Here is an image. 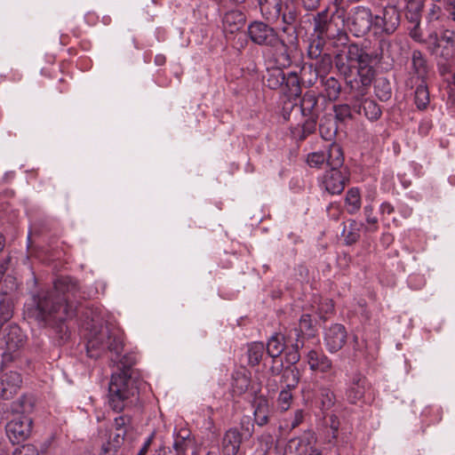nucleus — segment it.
I'll use <instances>...</instances> for the list:
<instances>
[{
	"label": "nucleus",
	"mask_w": 455,
	"mask_h": 455,
	"mask_svg": "<svg viewBox=\"0 0 455 455\" xmlns=\"http://www.w3.org/2000/svg\"><path fill=\"white\" fill-rule=\"evenodd\" d=\"M347 177L339 171L331 169L323 176L321 186L331 195L340 194L345 188Z\"/></svg>",
	"instance_id": "nucleus-11"
},
{
	"label": "nucleus",
	"mask_w": 455,
	"mask_h": 455,
	"mask_svg": "<svg viewBox=\"0 0 455 455\" xmlns=\"http://www.w3.org/2000/svg\"><path fill=\"white\" fill-rule=\"evenodd\" d=\"M347 339V331L342 324L335 323L330 326L324 334V342L331 353H335L342 348Z\"/></svg>",
	"instance_id": "nucleus-10"
},
{
	"label": "nucleus",
	"mask_w": 455,
	"mask_h": 455,
	"mask_svg": "<svg viewBox=\"0 0 455 455\" xmlns=\"http://www.w3.org/2000/svg\"><path fill=\"white\" fill-rule=\"evenodd\" d=\"M319 130L322 137L330 140L337 132V125L331 118H325L319 124Z\"/></svg>",
	"instance_id": "nucleus-36"
},
{
	"label": "nucleus",
	"mask_w": 455,
	"mask_h": 455,
	"mask_svg": "<svg viewBox=\"0 0 455 455\" xmlns=\"http://www.w3.org/2000/svg\"><path fill=\"white\" fill-rule=\"evenodd\" d=\"M368 55L362 48L355 44H349L346 50L335 56V66L346 79L350 77L355 64L363 63Z\"/></svg>",
	"instance_id": "nucleus-7"
},
{
	"label": "nucleus",
	"mask_w": 455,
	"mask_h": 455,
	"mask_svg": "<svg viewBox=\"0 0 455 455\" xmlns=\"http://www.w3.org/2000/svg\"><path fill=\"white\" fill-rule=\"evenodd\" d=\"M304 419V411L298 409L295 411L294 415L290 419H285L283 425H281L282 428L294 429L297 427Z\"/></svg>",
	"instance_id": "nucleus-43"
},
{
	"label": "nucleus",
	"mask_w": 455,
	"mask_h": 455,
	"mask_svg": "<svg viewBox=\"0 0 455 455\" xmlns=\"http://www.w3.org/2000/svg\"><path fill=\"white\" fill-rule=\"evenodd\" d=\"M136 390L131 387V379L126 373L113 374L108 386V404L115 411L132 406L137 400Z\"/></svg>",
	"instance_id": "nucleus-4"
},
{
	"label": "nucleus",
	"mask_w": 455,
	"mask_h": 455,
	"mask_svg": "<svg viewBox=\"0 0 455 455\" xmlns=\"http://www.w3.org/2000/svg\"><path fill=\"white\" fill-rule=\"evenodd\" d=\"M346 204L347 212L354 214L359 211L361 207L360 193L357 188H351L346 196Z\"/></svg>",
	"instance_id": "nucleus-31"
},
{
	"label": "nucleus",
	"mask_w": 455,
	"mask_h": 455,
	"mask_svg": "<svg viewBox=\"0 0 455 455\" xmlns=\"http://www.w3.org/2000/svg\"><path fill=\"white\" fill-rule=\"evenodd\" d=\"M412 66L419 76H423L426 73V60L419 51L412 52Z\"/></svg>",
	"instance_id": "nucleus-40"
},
{
	"label": "nucleus",
	"mask_w": 455,
	"mask_h": 455,
	"mask_svg": "<svg viewBox=\"0 0 455 455\" xmlns=\"http://www.w3.org/2000/svg\"><path fill=\"white\" fill-rule=\"evenodd\" d=\"M155 63L157 65V66H162L165 63V56L163 55V54H157L156 57H155Z\"/></svg>",
	"instance_id": "nucleus-61"
},
{
	"label": "nucleus",
	"mask_w": 455,
	"mask_h": 455,
	"mask_svg": "<svg viewBox=\"0 0 455 455\" xmlns=\"http://www.w3.org/2000/svg\"><path fill=\"white\" fill-rule=\"evenodd\" d=\"M3 339L4 342L3 355L6 360L12 359V354L17 352L25 344V335L16 324L9 325L4 330Z\"/></svg>",
	"instance_id": "nucleus-9"
},
{
	"label": "nucleus",
	"mask_w": 455,
	"mask_h": 455,
	"mask_svg": "<svg viewBox=\"0 0 455 455\" xmlns=\"http://www.w3.org/2000/svg\"><path fill=\"white\" fill-rule=\"evenodd\" d=\"M371 62L372 57L368 54L365 61L358 63L356 66L358 77L351 78L350 76L346 79L347 85L357 100H361L367 94L368 89L374 79L375 70Z\"/></svg>",
	"instance_id": "nucleus-6"
},
{
	"label": "nucleus",
	"mask_w": 455,
	"mask_h": 455,
	"mask_svg": "<svg viewBox=\"0 0 455 455\" xmlns=\"http://www.w3.org/2000/svg\"><path fill=\"white\" fill-rule=\"evenodd\" d=\"M34 407L32 397L22 395L12 404V412L13 415H28Z\"/></svg>",
	"instance_id": "nucleus-26"
},
{
	"label": "nucleus",
	"mask_w": 455,
	"mask_h": 455,
	"mask_svg": "<svg viewBox=\"0 0 455 455\" xmlns=\"http://www.w3.org/2000/svg\"><path fill=\"white\" fill-rule=\"evenodd\" d=\"M291 391V390L290 389L284 388L280 392L278 395L277 405L278 408L283 411H287L291 406L292 401V395Z\"/></svg>",
	"instance_id": "nucleus-44"
},
{
	"label": "nucleus",
	"mask_w": 455,
	"mask_h": 455,
	"mask_svg": "<svg viewBox=\"0 0 455 455\" xmlns=\"http://www.w3.org/2000/svg\"><path fill=\"white\" fill-rule=\"evenodd\" d=\"M248 35L254 44L268 46L278 52L281 59L278 64L281 67L290 65L291 60L287 53V43L278 36L274 28L262 21H253L248 26Z\"/></svg>",
	"instance_id": "nucleus-3"
},
{
	"label": "nucleus",
	"mask_w": 455,
	"mask_h": 455,
	"mask_svg": "<svg viewBox=\"0 0 455 455\" xmlns=\"http://www.w3.org/2000/svg\"><path fill=\"white\" fill-rule=\"evenodd\" d=\"M82 298L76 282L62 276L54 282L53 290L39 296L37 308L44 321L53 318L62 322L74 315L76 306L73 299Z\"/></svg>",
	"instance_id": "nucleus-1"
},
{
	"label": "nucleus",
	"mask_w": 455,
	"mask_h": 455,
	"mask_svg": "<svg viewBox=\"0 0 455 455\" xmlns=\"http://www.w3.org/2000/svg\"><path fill=\"white\" fill-rule=\"evenodd\" d=\"M21 381L20 374L17 371L4 373L0 378V398H12L20 388Z\"/></svg>",
	"instance_id": "nucleus-12"
},
{
	"label": "nucleus",
	"mask_w": 455,
	"mask_h": 455,
	"mask_svg": "<svg viewBox=\"0 0 455 455\" xmlns=\"http://www.w3.org/2000/svg\"><path fill=\"white\" fill-rule=\"evenodd\" d=\"M363 108L365 116L371 120H377L381 115L379 107L373 100H365L363 104Z\"/></svg>",
	"instance_id": "nucleus-39"
},
{
	"label": "nucleus",
	"mask_w": 455,
	"mask_h": 455,
	"mask_svg": "<svg viewBox=\"0 0 455 455\" xmlns=\"http://www.w3.org/2000/svg\"><path fill=\"white\" fill-rule=\"evenodd\" d=\"M312 321L309 315H302L299 319V326L296 328L299 331V339L304 331L311 329Z\"/></svg>",
	"instance_id": "nucleus-46"
},
{
	"label": "nucleus",
	"mask_w": 455,
	"mask_h": 455,
	"mask_svg": "<svg viewBox=\"0 0 455 455\" xmlns=\"http://www.w3.org/2000/svg\"><path fill=\"white\" fill-rule=\"evenodd\" d=\"M288 342H290V348L285 349V360L288 363L295 364L299 359V349L304 346V341L299 339V331L297 329H291L288 331Z\"/></svg>",
	"instance_id": "nucleus-17"
},
{
	"label": "nucleus",
	"mask_w": 455,
	"mask_h": 455,
	"mask_svg": "<svg viewBox=\"0 0 455 455\" xmlns=\"http://www.w3.org/2000/svg\"><path fill=\"white\" fill-rule=\"evenodd\" d=\"M132 418L127 414H122L114 419V428L115 435L113 442L115 446H119L124 440L129 430L132 428L131 426Z\"/></svg>",
	"instance_id": "nucleus-19"
},
{
	"label": "nucleus",
	"mask_w": 455,
	"mask_h": 455,
	"mask_svg": "<svg viewBox=\"0 0 455 455\" xmlns=\"http://www.w3.org/2000/svg\"><path fill=\"white\" fill-rule=\"evenodd\" d=\"M12 302L7 298L4 297L0 299V322L6 323L12 316Z\"/></svg>",
	"instance_id": "nucleus-37"
},
{
	"label": "nucleus",
	"mask_w": 455,
	"mask_h": 455,
	"mask_svg": "<svg viewBox=\"0 0 455 455\" xmlns=\"http://www.w3.org/2000/svg\"><path fill=\"white\" fill-rule=\"evenodd\" d=\"M317 97L315 92L309 91L304 93L300 100V111L303 116H318Z\"/></svg>",
	"instance_id": "nucleus-25"
},
{
	"label": "nucleus",
	"mask_w": 455,
	"mask_h": 455,
	"mask_svg": "<svg viewBox=\"0 0 455 455\" xmlns=\"http://www.w3.org/2000/svg\"><path fill=\"white\" fill-rule=\"evenodd\" d=\"M245 20V15L240 11L226 12L222 20L223 31L226 36L239 32L243 28Z\"/></svg>",
	"instance_id": "nucleus-16"
},
{
	"label": "nucleus",
	"mask_w": 455,
	"mask_h": 455,
	"mask_svg": "<svg viewBox=\"0 0 455 455\" xmlns=\"http://www.w3.org/2000/svg\"><path fill=\"white\" fill-rule=\"evenodd\" d=\"M321 52H322V48H321L319 43H317V44L312 43L309 44L308 51H307V54H308L309 58L317 60L318 58H320L322 56Z\"/></svg>",
	"instance_id": "nucleus-49"
},
{
	"label": "nucleus",
	"mask_w": 455,
	"mask_h": 455,
	"mask_svg": "<svg viewBox=\"0 0 455 455\" xmlns=\"http://www.w3.org/2000/svg\"><path fill=\"white\" fill-rule=\"evenodd\" d=\"M288 340V331L285 333H275L267 340V355L273 358V363H276L278 358L285 349L290 348Z\"/></svg>",
	"instance_id": "nucleus-15"
},
{
	"label": "nucleus",
	"mask_w": 455,
	"mask_h": 455,
	"mask_svg": "<svg viewBox=\"0 0 455 455\" xmlns=\"http://www.w3.org/2000/svg\"><path fill=\"white\" fill-rule=\"evenodd\" d=\"M306 120L301 125L302 135L299 136L300 140H304L307 135L313 133L316 128L318 116H304Z\"/></svg>",
	"instance_id": "nucleus-38"
},
{
	"label": "nucleus",
	"mask_w": 455,
	"mask_h": 455,
	"mask_svg": "<svg viewBox=\"0 0 455 455\" xmlns=\"http://www.w3.org/2000/svg\"><path fill=\"white\" fill-rule=\"evenodd\" d=\"M300 379V372L297 367H286L282 373V381L285 384V389L295 388Z\"/></svg>",
	"instance_id": "nucleus-27"
},
{
	"label": "nucleus",
	"mask_w": 455,
	"mask_h": 455,
	"mask_svg": "<svg viewBox=\"0 0 455 455\" xmlns=\"http://www.w3.org/2000/svg\"><path fill=\"white\" fill-rule=\"evenodd\" d=\"M243 435L240 431L232 427L225 432L221 439V452L223 455H236L239 451Z\"/></svg>",
	"instance_id": "nucleus-14"
},
{
	"label": "nucleus",
	"mask_w": 455,
	"mask_h": 455,
	"mask_svg": "<svg viewBox=\"0 0 455 455\" xmlns=\"http://www.w3.org/2000/svg\"><path fill=\"white\" fill-rule=\"evenodd\" d=\"M249 386V380L243 374H237L234 379L233 387L239 393H243Z\"/></svg>",
	"instance_id": "nucleus-45"
},
{
	"label": "nucleus",
	"mask_w": 455,
	"mask_h": 455,
	"mask_svg": "<svg viewBox=\"0 0 455 455\" xmlns=\"http://www.w3.org/2000/svg\"><path fill=\"white\" fill-rule=\"evenodd\" d=\"M271 374L273 376H276L278 374H280L281 372L283 373V363L280 362V363L278 365H272L269 369Z\"/></svg>",
	"instance_id": "nucleus-58"
},
{
	"label": "nucleus",
	"mask_w": 455,
	"mask_h": 455,
	"mask_svg": "<svg viewBox=\"0 0 455 455\" xmlns=\"http://www.w3.org/2000/svg\"><path fill=\"white\" fill-rule=\"evenodd\" d=\"M32 427L33 420L29 415H13L6 424V435L13 444L20 443L29 438Z\"/></svg>",
	"instance_id": "nucleus-8"
},
{
	"label": "nucleus",
	"mask_w": 455,
	"mask_h": 455,
	"mask_svg": "<svg viewBox=\"0 0 455 455\" xmlns=\"http://www.w3.org/2000/svg\"><path fill=\"white\" fill-rule=\"evenodd\" d=\"M335 116L337 119L343 121L350 116V108L347 105H340L334 108Z\"/></svg>",
	"instance_id": "nucleus-48"
},
{
	"label": "nucleus",
	"mask_w": 455,
	"mask_h": 455,
	"mask_svg": "<svg viewBox=\"0 0 455 455\" xmlns=\"http://www.w3.org/2000/svg\"><path fill=\"white\" fill-rule=\"evenodd\" d=\"M415 104L419 109H425L429 104V92L423 84H419L416 88Z\"/></svg>",
	"instance_id": "nucleus-32"
},
{
	"label": "nucleus",
	"mask_w": 455,
	"mask_h": 455,
	"mask_svg": "<svg viewBox=\"0 0 455 455\" xmlns=\"http://www.w3.org/2000/svg\"><path fill=\"white\" fill-rule=\"evenodd\" d=\"M193 444L190 431L180 429L174 435L173 449L178 454L184 455Z\"/></svg>",
	"instance_id": "nucleus-23"
},
{
	"label": "nucleus",
	"mask_w": 455,
	"mask_h": 455,
	"mask_svg": "<svg viewBox=\"0 0 455 455\" xmlns=\"http://www.w3.org/2000/svg\"><path fill=\"white\" fill-rule=\"evenodd\" d=\"M87 354L92 358H98L103 352L113 354L111 360L128 369L135 363V358L131 355H122L124 348L123 332L118 328L102 327L92 335L87 342Z\"/></svg>",
	"instance_id": "nucleus-2"
},
{
	"label": "nucleus",
	"mask_w": 455,
	"mask_h": 455,
	"mask_svg": "<svg viewBox=\"0 0 455 455\" xmlns=\"http://www.w3.org/2000/svg\"><path fill=\"white\" fill-rule=\"evenodd\" d=\"M425 44L428 52L443 60H449L455 56V33L450 29H443L440 36L435 31L426 38Z\"/></svg>",
	"instance_id": "nucleus-5"
},
{
	"label": "nucleus",
	"mask_w": 455,
	"mask_h": 455,
	"mask_svg": "<svg viewBox=\"0 0 455 455\" xmlns=\"http://www.w3.org/2000/svg\"><path fill=\"white\" fill-rule=\"evenodd\" d=\"M306 358L313 371L328 372L332 367L331 359L321 351L312 349L307 354Z\"/></svg>",
	"instance_id": "nucleus-18"
},
{
	"label": "nucleus",
	"mask_w": 455,
	"mask_h": 455,
	"mask_svg": "<svg viewBox=\"0 0 455 455\" xmlns=\"http://www.w3.org/2000/svg\"><path fill=\"white\" fill-rule=\"evenodd\" d=\"M265 350V346L262 342L249 344L247 349L249 364L251 366L258 365L264 355Z\"/></svg>",
	"instance_id": "nucleus-28"
},
{
	"label": "nucleus",
	"mask_w": 455,
	"mask_h": 455,
	"mask_svg": "<svg viewBox=\"0 0 455 455\" xmlns=\"http://www.w3.org/2000/svg\"><path fill=\"white\" fill-rule=\"evenodd\" d=\"M152 441V436L148 437V440L143 444L142 448L140 450L137 455H145L148 452V450L150 446Z\"/></svg>",
	"instance_id": "nucleus-60"
},
{
	"label": "nucleus",
	"mask_w": 455,
	"mask_h": 455,
	"mask_svg": "<svg viewBox=\"0 0 455 455\" xmlns=\"http://www.w3.org/2000/svg\"><path fill=\"white\" fill-rule=\"evenodd\" d=\"M327 84L329 86H331L333 90H334V92L337 94L339 93V86L338 84V81L332 77L329 78L327 80Z\"/></svg>",
	"instance_id": "nucleus-59"
},
{
	"label": "nucleus",
	"mask_w": 455,
	"mask_h": 455,
	"mask_svg": "<svg viewBox=\"0 0 455 455\" xmlns=\"http://www.w3.org/2000/svg\"><path fill=\"white\" fill-rule=\"evenodd\" d=\"M371 12L368 9L358 10L354 17V24L358 25L363 30H369L371 25Z\"/></svg>",
	"instance_id": "nucleus-35"
},
{
	"label": "nucleus",
	"mask_w": 455,
	"mask_h": 455,
	"mask_svg": "<svg viewBox=\"0 0 455 455\" xmlns=\"http://www.w3.org/2000/svg\"><path fill=\"white\" fill-rule=\"evenodd\" d=\"M411 37L416 42L425 44L426 39L423 38L422 33L419 29V23L418 22L414 28L410 31Z\"/></svg>",
	"instance_id": "nucleus-51"
},
{
	"label": "nucleus",
	"mask_w": 455,
	"mask_h": 455,
	"mask_svg": "<svg viewBox=\"0 0 455 455\" xmlns=\"http://www.w3.org/2000/svg\"><path fill=\"white\" fill-rule=\"evenodd\" d=\"M332 67V59L330 54L324 53L316 60L315 72L318 76L327 75Z\"/></svg>",
	"instance_id": "nucleus-33"
},
{
	"label": "nucleus",
	"mask_w": 455,
	"mask_h": 455,
	"mask_svg": "<svg viewBox=\"0 0 455 455\" xmlns=\"http://www.w3.org/2000/svg\"><path fill=\"white\" fill-rule=\"evenodd\" d=\"M307 162L310 167L322 168L326 164L325 152H313L308 154Z\"/></svg>",
	"instance_id": "nucleus-42"
},
{
	"label": "nucleus",
	"mask_w": 455,
	"mask_h": 455,
	"mask_svg": "<svg viewBox=\"0 0 455 455\" xmlns=\"http://www.w3.org/2000/svg\"><path fill=\"white\" fill-rule=\"evenodd\" d=\"M12 455H38V451L34 445L27 444L17 448Z\"/></svg>",
	"instance_id": "nucleus-47"
},
{
	"label": "nucleus",
	"mask_w": 455,
	"mask_h": 455,
	"mask_svg": "<svg viewBox=\"0 0 455 455\" xmlns=\"http://www.w3.org/2000/svg\"><path fill=\"white\" fill-rule=\"evenodd\" d=\"M343 233H344V235H345V241L348 244L355 243L358 240L359 236H360L358 231L354 230L352 228H351V230H348L347 232V229L344 228Z\"/></svg>",
	"instance_id": "nucleus-50"
},
{
	"label": "nucleus",
	"mask_w": 455,
	"mask_h": 455,
	"mask_svg": "<svg viewBox=\"0 0 455 455\" xmlns=\"http://www.w3.org/2000/svg\"><path fill=\"white\" fill-rule=\"evenodd\" d=\"M285 81V76L281 68L268 70L267 77V86L272 90L281 87Z\"/></svg>",
	"instance_id": "nucleus-30"
},
{
	"label": "nucleus",
	"mask_w": 455,
	"mask_h": 455,
	"mask_svg": "<svg viewBox=\"0 0 455 455\" xmlns=\"http://www.w3.org/2000/svg\"><path fill=\"white\" fill-rule=\"evenodd\" d=\"M314 31L317 34L318 37L323 36L329 28V18L327 11L318 12L313 19Z\"/></svg>",
	"instance_id": "nucleus-29"
},
{
	"label": "nucleus",
	"mask_w": 455,
	"mask_h": 455,
	"mask_svg": "<svg viewBox=\"0 0 455 455\" xmlns=\"http://www.w3.org/2000/svg\"><path fill=\"white\" fill-rule=\"evenodd\" d=\"M367 387L366 378L359 372L354 373L346 392L347 401L353 404L361 401Z\"/></svg>",
	"instance_id": "nucleus-13"
},
{
	"label": "nucleus",
	"mask_w": 455,
	"mask_h": 455,
	"mask_svg": "<svg viewBox=\"0 0 455 455\" xmlns=\"http://www.w3.org/2000/svg\"><path fill=\"white\" fill-rule=\"evenodd\" d=\"M311 451H318L305 438H291L284 448V455H309Z\"/></svg>",
	"instance_id": "nucleus-20"
},
{
	"label": "nucleus",
	"mask_w": 455,
	"mask_h": 455,
	"mask_svg": "<svg viewBox=\"0 0 455 455\" xmlns=\"http://www.w3.org/2000/svg\"><path fill=\"white\" fill-rule=\"evenodd\" d=\"M318 399L320 401L322 410H329L335 403L333 392L327 387H321L319 389Z\"/></svg>",
	"instance_id": "nucleus-34"
},
{
	"label": "nucleus",
	"mask_w": 455,
	"mask_h": 455,
	"mask_svg": "<svg viewBox=\"0 0 455 455\" xmlns=\"http://www.w3.org/2000/svg\"><path fill=\"white\" fill-rule=\"evenodd\" d=\"M100 455H116L114 454L113 452H111L110 451H108V449H104L100 453Z\"/></svg>",
	"instance_id": "nucleus-64"
},
{
	"label": "nucleus",
	"mask_w": 455,
	"mask_h": 455,
	"mask_svg": "<svg viewBox=\"0 0 455 455\" xmlns=\"http://www.w3.org/2000/svg\"><path fill=\"white\" fill-rule=\"evenodd\" d=\"M331 427L332 429V438H336V434L338 431V426L335 424V420L331 418Z\"/></svg>",
	"instance_id": "nucleus-62"
},
{
	"label": "nucleus",
	"mask_w": 455,
	"mask_h": 455,
	"mask_svg": "<svg viewBox=\"0 0 455 455\" xmlns=\"http://www.w3.org/2000/svg\"><path fill=\"white\" fill-rule=\"evenodd\" d=\"M281 15H282L283 22L287 25L292 24L296 20V12L292 10H288L287 12L282 11Z\"/></svg>",
	"instance_id": "nucleus-52"
},
{
	"label": "nucleus",
	"mask_w": 455,
	"mask_h": 455,
	"mask_svg": "<svg viewBox=\"0 0 455 455\" xmlns=\"http://www.w3.org/2000/svg\"><path fill=\"white\" fill-rule=\"evenodd\" d=\"M287 82L290 83L292 86L295 87V89L293 90V93L295 95H297V94H299L300 92V88H299V79H298V76L296 75H292L290 77H288Z\"/></svg>",
	"instance_id": "nucleus-56"
},
{
	"label": "nucleus",
	"mask_w": 455,
	"mask_h": 455,
	"mask_svg": "<svg viewBox=\"0 0 455 455\" xmlns=\"http://www.w3.org/2000/svg\"><path fill=\"white\" fill-rule=\"evenodd\" d=\"M262 16L268 20H275L281 16V0H258Z\"/></svg>",
	"instance_id": "nucleus-21"
},
{
	"label": "nucleus",
	"mask_w": 455,
	"mask_h": 455,
	"mask_svg": "<svg viewBox=\"0 0 455 455\" xmlns=\"http://www.w3.org/2000/svg\"><path fill=\"white\" fill-rule=\"evenodd\" d=\"M375 92L377 97L383 101L387 100L391 96V89L386 79L379 81L375 86Z\"/></svg>",
	"instance_id": "nucleus-41"
},
{
	"label": "nucleus",
	"mask_w": 455,
	"mask_h": 455,
	"mask_svg": "<svg viewBox=\"0 0 455 455\" xmlns=\"http://www.w3.org/2000/svg\"><path fill=\"white\" fill-rule=\"evenodd\" d=\"M372 211H373V209H372L371 205H366L363 209L367 222L369 224L376 225L378 222V220L376 217L372 216Z\"/></svg>",
	"instance_id": "nucleus-53"
},
{
	"label": "nucleus",
	"mask_w": 455,
	"mask_h": 455,
	"mask_svg": "<svg viewBox=\"0 0 455 455\" xmlns=\"http://www.w3.org/2000/svg\"><path fill=\"white\" fill-rule=\"evenodd\" d=\"M380 212L383 215H390L394 212V207L389 203L385 202L380 205Z\"/></svg>",
	"instance_id": "nucleus-57"
},
{
	"label": "nucleus",
	"mask_w": 455,
	"mask_h": 455,
	"mask_svg": "<svg viewBox=\"0 0 455 455\" xmlns=\"http://www.w3.org/2000/svg\"><path fill=\"white\" fill-rule=\"evenodd\" d=\"M152 455H166L164 447H159L154 451Z\"/></svg>",
	"instance_id": "nucleus-63"
},
{
	"label": "nucleus",
	"mask_w": 455,
	"mask_h": 455,
	"mask_svg": "<svg viewBox=\"0 0 455 455\" xmlns=\"http://www.w3.org/2000/svg\"><path fill=\"white\" fill-rule=\"evenodd\" d=\"M326 154V164L331 169L339 170L343 165L344 155L341 147L337 143H331Z\"/></svg>",
	"instance_id": "nucleus-24"
},
{
	"label": "nucleus",
	"mask_w": 455,
	"mask_h": 455,
	"mask_svg": "<svg viewBox=\"0 0 455 455\" xmlns=\"http://www.w3.org/2000/svg\"><path fill=\"white\" fill-rule=\"evenodd\" d=\"M302 5L306 10H315L320 4V0H301Z\"/></svg>",
	"instance_id": "nucleus-54"
},
{
	"label": "nucleus",
	"mask_w": 455,
	"mask_h": 455,
	"mask_svg": "<svg viewBox=\"0 0 455 455\" xmlns=\"http://www.w3.org/2000/svg\"><path fill=\"white\" fill-rule=\"evenodd\" d=\"M254 419L259 426H264L268 422L270 410L268 401L263 397H256L253 402Z\"/></svg>",
	"instance_id": "nucleus-22"
},
{
	"label": "nucleus",
	"mask_w": 455,
	"mask_h": 455,
	"mask_svg": "<svg viewBox=\"0 0 455 455\" xmlns=\"http://www.w3.org/2000/svg\"><path fill=\"white\" fill-rule=\"evenodd\" d=\"M445 10L450 13L451 19L455 21V0H444Z\"/></svg>",
	"instance_id": "nucleus-55"
}]
</instances>
